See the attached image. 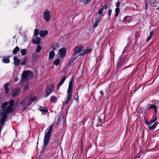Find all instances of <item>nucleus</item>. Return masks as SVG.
<instances>
[{"label": "nucleus", "instance_id": "obj_32", "mask_svg": "<svg viewBox=\"0 0 159 159\" xmlns=\"http://www.w3.org/2000/svg\"><path fill=\"white\" fill-rule=\"evenodd\" d=\"M73 80L72 79L70 82L69 85V87L68 89H72L73 85Z\"/></svg>", "mask_w": 159, "mask_h": 159}, {"label": "nucleus", "instance_id": "obj_19", "mask_svg": "<svg viewBox=\"0 0 159 159\" xmlns=\"http://www.w3.org/2000/svg\"><path fill=\"white\" fill-rule=\"evenodd\" d=\"M52 49L54 51L56 50L57 48H59L58 44L57 43H53L52 46Z\"/></svg>", "mask_w": 159, "mask_h": 159}, {"label": "nucleus", "instance_id": "obj_41", "mask_svg": "<svg viewBox=\"0 0 159 159\" xmlns=\"http://www.w3.org/2000/svg\"><path fill=\"white\" fill-rule=\"evenodd\" d=\"M112 12V10L111 9H109L108 10V15L109 17V19H110V17L111 15V13Z\"/></svg>", "mask_w": 159, "mask_h": 159}, {"label": "nucleus", "instance_id": "obj_53", "mask_svg": "<svg viewBox=\"0 0 159 159\" xmlns=\"http://www.w3.org/2000/svg\"><path fill=\"white\" fill-rule=\"evenodd\" d=\"M32 96L31 95H30V98H29V101H31L32 99Z\"/></svg>", "mask_w": 159, "mask_h": 159}, {"label": "nucleus", "instance_id": "obj_12", "mask_svg": "<svg viewBox=\"0 0 159 159\" xmlns=\"http://www.w3.org/2000/svg\"><path fill=\"white\" fill-rule=\"evenodd\" d=\"M39 33L40 37L43 38L48 34V31L47 30H41Z\"/></svg>", "mask_w": 159, "mask_h": 159}, {"label": "nucleus", "instance_id": "obj_56", "mask_svg": "<svg viewBox=\"0 0 159 159\" xmlns=\"http://www.w3.org/2000/svg\"><path fill=\"white\" fill-rule=\"evenodd\" d=\"M28 107H26V105H25V107L22 110V111H24V110L26 109Z\"/></svg>", "mask_w": 159, "mask_h": 159}, {"label": "nucleus", "instance_id": "obj_40", "mask_svg": "<svg viewBox=\"0 0 159 159\" xmlns=\"http://www.w3.org/2000/svg\"><path fill=\"white\" fill-rule=\"evenodd\" d=\"M25 103L26 102L25 100V99H24L20 102V104L22 106H25Z\"/></svg>", "mask_w": 159, "mask_h": 159}, {"label": "nucleus", "instance_id": "obj_16", "mask_svg": "<svg viewBox=\"0 0 159 159\" xmlns=\"http://www.w3.org/2000/svg\"><path fill=\"white\" fill-rule=\"evenodd\" d=\"M12 97H15L19 93L21 90H12Z\"/></svg>", "mask_w": 159, "mask_h": 159}, {"label": "nucleus", "instance_id": "obj_21", "mask_svg": "<svg viewBox=\"0 0 159 159\" xmlns=\"http://www.w3.org/2000/svg\"><path fill=\"white\" fill-rule=\"evenodd\" d=\"M55 54V52L53 51L50 52L49 54V59L53 58Z\"/></svg>", "mask_w": 159, "mask_h": 159}, {"label": "nucleus", "instance_id": "obj_48", "mask_svg": "<svg viewBox=\"0 0 159 159\" xmlns=\"http://www.w3.org/2000/svg\"><path fill=\"white\" fill-rule=\"evenodd\" d=\"M108 8V6L107 4L104 5V6H102V9H103H103H104L105 10H106Z\"/></svg>", "mask_w": 159, "mask_h": 159}, {"label": "nucleus", "instance_id": "obj_35", "mask_svg": "<svg viewBox=\"0 0 159 159\" xmlns=\"http://www.w3.org/2000/svg\"><path fill=\"white\" fill-rule=\"evenodd\" d=\"M100 20V19H98L96 22L94 24H93V27L95 28L97 27L98 25V23L99 22V21Z\"/></svg>", "mask_w": 159, "mask_h": 159}, {"label": "nucleus", "instance_id": "obj_2", "mask_svg": "<svg viewBox=\"0 0 159 159\" xmlns=\"http://www.w3.org/2000/svg\"><path fill=\"white\" fill-rule=\"evenodd\" d=\"M53 127V125H51L48 128L47 130L45 132L43 140V145L42 147L41 153H42L43 151H44L48 143Z\"/></svg>", "mask_w": 159, "mask_h": 159}, {"label": "nucleus", "instance_id": "obj_47", "mask_svg": "<svg viewBox=\"0 0 159 159\" xmlns=\"http://www.w3.org/2000/svg\"><path fill=\"white\" fill-rule=\"evenodd\" d=\"M32 102V101H29L27 102L25 105L26 106V107H28L29 106H30L31 105Z\"/></svg>", "mask_w": 159, "mask_h": 159}, {"label": "nucleus", "instance_id": "obj_3", "mask_svg": "<svg viewBox=\"0 0 159 159\" xmlns=\"http://www.w3.org/2000/svg\"><path fill=\"white\" fill-rule=\"evenodd\" d=\"M13 110V108L12 107L8 106L6 110H1L0 111V114L1 115H3V114H6V117H7V114L12 112Z\"/></svg>", "mask_w": 159, "mask_h": 159}, {"label": "nucleus", "instance_id": "obj_5", "mask_svg": "<svg viewBox=\"0 0 159 159\" xmlns=\"http://www.w3.org/2000/svg\"><path fill=\"white\" fill-rule=\"evenodd\" d=\"M125 58L124 57H122L119 59L116 64L117 70H119V68L125 63Z\"/></svg>", "mask_w": 159, "mask_h": 159}, {"label": "nucleus", "instance_id": "obj_42", "mask_svg": "<svg viewBox=\"0 0 159 159\" xmlns=\"http://www.w3.org/2000/svg\"><path fill=\"white\" fill-rule=\"evenodd\" d=\"M55 85L54 84H51L49 86L48 89H53L54 88Z\"/></svg>", "mask_w": 159, "mask_h": 159}, {"label": "nucleus", "instance_id": "obj_63", "mask_svg": "<svg viewBox=\"0 0 159 159\" xmlns=\"http://www.w3.org/2000/svg\"><path fill=\"white\" fill-rule=\"evenodd\" d=\"M128 67V66H126L125 67V68H123L121 70V71L124 70H125V69H126Z\"/></svg>", "mask_w": 159, "mask_h": 159}, {"label": "nucleus", "instance_id": "obj_59", "mask_svg": "<svg viewBox=\"0 0 159 159\" xmlns=\"http://www.w3.org/2000/svg\"><path fill=\"white\" fill-rule=\"evenodd\" d=\"M19 80V78L18 77H16L15 79V81L17 82Z\"/></svg>", "mask_w": 159, "mask_h": 159}, {"label": "nucleus", "instance_id": "obj_27", "mask_svg": "<svg viewBox=\"0 0 159 159\" xmlns=\"http://www.w3.org/2000/svg\"><path fill=\"white\" fill-rule=\"evenodd\" d=\"M92 0H80V2H83L84 4L87 5L90 3Z\"/></svg>", "mask_w": 159, "mask_h": 159}, {"label": "nucleus", "instance_id": "obj_10", "mask_svg": "<svg viewBox=\"0 0 159 159\" xmlns=\"http://www.w3.org/2000/svg\"><path fill=\"white\" fill-rule=\"evenodd\" d=\"M2 117L0 120V123L1 124V126L2 127L3 126L5 121H6V119L7 118L6 114H3V115H1Z\"/></svg>", "mask_w": 159, "mask_h": 159}, {"label": "nucleus", "instance_id": "obj_17", "mask_svg": "<svg viewBox=\"0 0 159 159\" xmlns=\"http://www.w3.org/2000/svg\"><path fill=\"white\" fill-rule=\"evenodd\" d=\"M159 3V0H154L151 3V5L153 7H157Z\"/></svg>", "mask_w": 159, "mask_h": 159}, {"label": "nucleus", "instance_id": "obj_33", "mask_svg": "<svg viewBox=\"0 0 159 159\" xmlns=\"http://www.w3.org/2000/svg\"><path fill=\"white\" fill-rule=\"evenodd\" d=\"M57 100V98L55 96H52L50 98V101H51L53 102H56L55 101Z\"/></svg>", "mask_w": 159, "mask_h": 159}, {"label": "nucleus", "instance_id": "obj_43", "mask_svg": "<svg viewBox=\"0 0 159 159\" xmlns=\"http://www.w3.org/2000/svg\"><path fill=\"white\" fill-rule=\"evenodd\" d=\"M9 84V83H6L4 84V87L5 89H9L8 88V86Z\"/></svg>", "mask_w": 159, "mask_h": 159}, {"label": "nucleus", "instance_id": "obj_44", "mask_svg": "<svg viewBox=\"0 0 159 159\" xmlns=\"http://www.w3.org/2000/svg\"><path fill=\"white\" fill-rule=\"evenodd\" d=\"M82 72V74L80 76V77H84L85 75L84 73V70L83 69V68L82 69V70L81 71Z\"/></svg>", "mask_w": 159, "mask_h": 159}, {"label": "nucleus", "instance_id": "obj_22", "mask_svg": "<svg viewBox=\"0 0 159 159\" xmlns=\"http://www.w3.org/2000/svg\"><path fill=\"white\" fill-rule=\"evenodd\" d=\"M158 124V122H155L152 125L148 127V129L150 130H152L155 129Z\"/></svg>", "mask_w": 159, "mask_h": 159}, {"label": "nucleus", "instance_id": "obj_9", "mask_svg": "<svg viewBox=\"0 0 159 159\" xmlns=\"http://www.w3.org/2000/svg\"><path fill=\"white\" fill-rule=\"evenodd\" d=\"M91 49L90 48L84 49L83 50H82V52H80V56H84L86 54L91 52Z\"/></svg>", "mask_w": 159, "mask_h": 159}, {"label": "nucleus", "instance_id": "obj_28", "mask_svg": "<svg viewBox=\"0 0 159 159\" xmlns=\"http://www.w3.org/2000/svg\"><path fill=\"white\" fill-rule=\"evenodd\" d=\"M19 50V48L18 47L16 46L13 50L12 53L14 54H16Z\"/></svg>", "mask_w": 159, "mask_h": 159}, {"label": "nucleus", "instance_id": "obj_8", "mask_svg": "<svg viewBox=\"0 0 159 159\" xmlns=\"http://www.w3.org/2000/svg\"><path fill=\"white\" fill-rule=\"evenodd\" d=\"M132 20V17L131 16H125L123 19L122 22L125 24L130 23Z\"/></svg>", "mask_w": 159, "mask_h": 159}, {"label": "nucleus", "instance_id": "obj_54", "mask_svg": "<svg viewBox=\"0 0 159 159\" xmlns=\"http://www.w3.org/2000/svg\"><path fill=\"white\" fill-rule=\"evenodd\" d=\"M23 39L25 41H26V39H27V38H26V36L25 35L23 36Z\"/></svg>", "mask_w": 159, "mask_h": 159}, {"label": "nucleus", "instance_id": "obj_38", "mask_svg": "<svg viewBox=\"0 0 159 159\" xmlns=\"http://www.w3.org/2000/svg\"><path fill=\"white\" fill-rule=\"evenodd\" d=\"M14 101L13 100H11L9 102V104L11 107H13L14 106Z\"/></svg>", "mask_w": 159, "mask_h": 159}, {"label": "nucleus", "instance_id": "obj_57", "mask_svg": "<svg viewBox=\"0 0 159 159\" xmlns=\"http://www.w3.org/2000/svg\"><path fill=\"white\" fill-rule=\"evenodd\" d=\"M101 122H102V120H101L100 119V118H99L98 119V123L99 124H100L101 123Z\"/></svg>", "mask_w": 159, "mask_h": 159}, {"label": "nucleus", "instance_id": "obj_24", "mask_svg": "<svg viewBox=\"0 0 159 159\" xmlns=\"http://www.w3.org/2000/svg\"><path fill=\"white\" fill-rule=\"evenodd\" d=\"M74 53L79 54L80 52V47H76L74 48Z\"/></svg>", "mask_w": 159, "mask_h": 159}, {"label": "nucleus", "instance_id": "obj_4", "mask_svg": "<svg viewBox=\"0 0 159 159\" xmlns=\"http://www.w3.org/2000/svg\"><path fill=\"white\" fill-rule=\"evenodd\" d=\"M43 18L47 22L49 21L50 19V11L48 9H46L43 13Z\"/></svg>", "mask_w": 159, "mask_h": 159}, {"label": "nucleus", "instance_id": "obj_26", "mask_svg": "<svg viewBox=\"0 0 159 159\" xmlns=\"http://www.w3.org/2000/svg\"><path fill=\"white\" fill-rule=\"evenodd\" d=\"M61 60L59 59H57L54 61V64L56 66H58L60 64Z\"/></svg>", "mask_w": 159, "mask_h": 159}, {"label": "nucleus", "instance_id": "obj_64", "mask_svg": "<svg viewBox=\"0 0 159 159\" xmlns=\"http://www.w3.org/2000/svg\"><path fill=\"white\" fill-rule=\"evenodd\" d=\"M145 123H146V124L148 125H149V122L147 121H145Z\"/></svg>", "mask_w": 159, "mask_h": 159}, {"label": "nucleus", "instance_id": "obj_46", "mask_svg": "<svg viewBox=\"0 0 159 159\" xmlns=\"http://www.w3.org/2000/svg\"><path fill=\"white\" fill-rule=\"evenodd\" d=\"M66 76H63V77H62L61 80L60 82L62 83H63L66 80Z\"/></svg>", "mask_w": 159, "mask_h": 159}, {"label": "nucleus", "instance_id": "obj_13", "mask_svg": "<svg viewBox=\"0 0 159 159\" xmlns=\"http://www.w3.org/2000/svg\"><path fill=\"white\" fill-rule=\"evenodd\" d=\"M41 38L39 37H37L35 39L32 40V42L34 44H39L41 43Z\"/></svg>", "mask_w": 159, "mask_h": 159}, {"label": "nucleus", "instance_id": "obj_6", "mask_svg": "<svg viewBox=\"0 0 159 159\" xmlns=\"http://www.w3.org/2000/svg\"><path fill=\"white\" fill-rule=\"evenodd\" d=\"M72 90H67V96L66 102L65 104H67L68 102L71 100L72 98Z\"/></svg>", "mask_w": 159, "mask_h": 159}, {"label": "nucleus", "instance_id": "obj_55", "mask_svg": "<svg viewBox=\"0 0 159 159\" xmlns=\"http://www.w3.org/2000/svg\"><path fill=\"white\" fill-rule=\"evenodd\" d=\"M129 47V46H128L127 45V46H126L125 47L124 51H127V49H128Z\"/></svg>", "mask_w": 159, "mask_h": 159}, {"label": "nucleus", "instance_id": "obj_30", "mask_svg": "<svg viewBox=\"0 0 159 159\" xmlns=\"http://www.w3.org/2000/svg\"><path fill=\"white\" fill-rule=\"evenodd\" d=\"M120 9L119 8H116L115 10V16L116 17H117L120 12Z\"/></svg>", "mask_w": 159, "mask_h": 159}, {"label": "nucleus", "instance_id": "obj_11", "mask_svg": "<svg viewBox=\"0 0 159 159\" xmlns=\"http://www.w3.org/2000/svg\"><path fill=\"white\" fill-rule=\"evenodd\" d=\"M14 64L15 66L19 65L20 63V60L17 57L14 56L13 57Z\"/></svg>", "mask_w": 159, "mask_h": 159}, {"label": "nucleus", "instance_id": "obj_50", "mask_svg": "<svg viewBox=\"0 0 159 159\" xmlns=\"http://www.w3.org/2000/svg\"><path fill=\"white\" fill-rule=\"evenodd\" d=\"M120 4V2L119 1H117V3L116 4V7L117 8H118V7L119 6Z\"/></svg>", "mask_w": 159, "mask_h": 159}, {"label": "nucleus", "instance_id": "obj_49", "mask_svg": "<svg viewBox=\"0 0 159 159\" xmlns=\"http://www.w3.org/2000/svg\"><path fill=\"white\" fill-rule=\"evenodd\" d=\"M63 83L61 82H59V84L57 87V89H59V87L63 84Z\"/></svg>", "mask_w": 159, "mask_h": 159}, {"label": "nucleus", "instance_id": "obj_1", "mask_svg": "<svg viewBox=\"0 0 159 159\" xmlns=\"http://www.w3.org/2000/svg\"><path fill=\"white\" fill-rule=\"evenodd\" d=\"M33 76V74L32 72L29 70L24 71L22 74L20 84L24 87L25 89H29L28 80L31 79Z\"/></svg>", "mask_w": 159, "mask_h": 159}, {"label": "nucleus", "instance_id": "obj_62", "mask_svg": "<svg viewBox=\"0 0 159 159\" xmlns=\"http://www.w3.org/2000/svg\"><path fill=\"white\" fill-rule=\"evenodd\" d=\"M100 93L102 95L103 94V91L102 90H101L100 92Z\"/></svg>", "mask_w": 159, "mask_h": 159}, {"label": "nucleus", "instance_id": "obj_52", "mask_svg": "<svg viewBox=\"0 0 159 159\" xmlns=\"http://www.w3.org/2000/svg\"><path fill=\"white\" fill-rule=\"evenodd\" d=\"M148 5L147 4L146 1L145 2V10H146L148 9Z\"/></svg>", "mask_w": 159, "mask_h": 159}, {"label": "nucleus", "instance_id": "obj_60", "mask_svg": "<svg viewBox=\"0 0 159 159\" xmlns=\"http://www.w3.org/2000/svg\"><path fill=\"white\" fill-rule=\"evenodd\" d=\"M127 39H128V41L129 42H130V37H129L128 38H127Z\"/></svg>", "mask_w": 159, "mask_h": 159}, {"label": "nucleus", "instance_id": "obj_58", "mask_svg": "<svg viewBox=\"0 0 159 159\" xmlns=\"http://www.w3.org/2000/svg\"><path fill=\"white\" fill-rule=\"evenodd\" d=\"M83 48V47L81 46H80V52H82V50Z\"/></svg>", "mask_w": 159, "mask_h": 159}, {"label": "nucleus", "instance_id": "obj_31", "mask_svg": "<svg viewBox=\"0 0 159 159\" xmlns=\"http://www.w3.org/2000/svg\"><path fill=\"white\" fill-rule=\"evenodd\" d=\"M42 49L41 46L40 45H38L36 48L35 52L37 53L39 52Z\"/></svg>", "mask_w": 159, "mask_h": 159}, {"label": "nucleus", "instance_id": "obj_45", "mask_svg": "<svg viewBox=\"0 0 159 159\" xmlns=\"http://www.w3.org/2000/svg\"><path fill=\"white\" fill-rule=\"evenodd\" d=\"M103 10L102 8H100L98 10V13L99 14V15H101L102 14Z\"/></svg>", "mask_w": 159, "mask_h": 159}, {"label": "nucleus", "instance_id": "obj_14", "mask_svg": "<svg viewBox=\"0 0 159 159\" xmlns=\"http://www.w3.org/2000/svg\"><path fill=\"white\" fill-rule=\"evenodd\" d=\"M80 55L76 53H74L73 55L71 57V58L70 59V61L69 63V65H70L71 62H73V61L75 60L77 57H78Z\"/></svg>", "mask_w": 159, "mask_h": 159}, {"label": "nucleus", "instance_id": "obj_37", "mask_svg": "<svg viewBox=\"0 0 159 159\" xmlns=\"http://www.w3.org/2000/svg\"><path fill=\"white\" fill-rule=\"evenodd\" d=\"M20 52L22 55H25L26 54V51L25 49H23L21 50Z\"/></svg>", "mask_w": 159, "mask_h": 159}, {"label": "nucleus", "instance_id": "obj_18", "mask_svg": "<svg viewBox=\"0 0 159 159\" xmlns=\"http://www.w3.org/2000/svg\"><path fill=\"white\" fill-rule=\"evenodd\" d=\"M9 57H4L2 60V61L5 63H9L10 62V61L9 59Z\"/></svg>", "mask_w": 159, "mask_h": 159}, {"label": "nucleus", "instance_id": "obj_29", "mask_svg": "<svg viewBox=\"0 0 159 159\" xmlns=\"http://www.w3.org/2000/svg\"><path fill=\"white\" fill-rule=\"evenodd\" d=\"M53 90H46V94L44 96V97H47L52 92Z\"/></svg>", "mask_w": 159, "mask_h": 159}, {"label": "nucleus", "instance_id": "obj_15", "mask_svg": "<svg viewBox=\"0 0 159 159\" xmlns=\"http://www.w3.org/2000/svg\"><path fill=\"white\" fill-rule=\"evenodd\" d=\"M148 109H153L154 110L155 112H156L157 111V106L154 104H148Z\"/></svg>", "mask_w": 159, "mask_h": 159}, {"label": "nucleus", "instance_id": "obj_36", "mask_svg": "<svg viewBox=\"0 0 159 159\" xmlns=\"http://www.w3.org/2000/svg\"><path fill=\"white\" fill-rule=\"evenodd\" d=\"M157 117L156 116H155L154 118L152 120H151L149 122V125H151L152 123H153L157 120Z\"/></svg>", "mask_w": 159, "mask_h": 159}, {"label": "nucleus", "instance_id": "obj_51", "mask_svg": "<svg viewBox=\"0 0 159 159\" xmlns=\"http://www.w3.org/2000/svg\"><path fill=\"white\" fill-rule=\"evenodd\" d=\"M37 98L36 97H34L31 101L32 102L34 101H36L37 100Z\"/></svg>", "mask_w": 159, "mask_h": 159}, {"label": "nucleus", "instance_id": "obj_61", "mask_svg": "<svg viewBox=\"0 0 159 159\" xmlns=\"http://www.w3.org/2000/svg\"><path fill=\"white\" fill-rule=\"evenodd\" d=\"M6 90V91H5V93L6 94H7L8 93L9 90Z\"/></svg>", "mask_w": 159, "mask_h": 159}, {"label": "nucleus", "instance_id": "obj_7", "mask_svg": "<svg viewBox=\"0 0 159 159\" xmlns=\"http://www.w3.org/2000/svg\"><path fill=\"white\" fill-rule=\"evenodd\" d=\"M66 49L64 47L61 48L59 50V55L60 57L62 59L66 55Z\"/></svg>", "mask_w": 159, "mask_h": 159}, {"label": "nucleus", "instance_id": "obj_25", "mask_svg": "<svg viewBox=\"0 0 159 159\" xmlns=\"http://www.w3.org/2000/svg\"><path fill=\"white\" fill-rule=\"evenodd\" d=\"M8 104V102H5L2 104L1 107L2 108V109H5V108Z\"/></svg>", "mask_w": 159, "mask_h": 159}, {"label": "nucleus", "instance_id": "obj_34", "mask_svg": "<svg viewBox=\"0 0 159 159\" xmlns=\"http://www.w3.org/2000/svg\"><path fill=\"white\" fill-rule=\"evenodd\" d=\"M27 59H28L27 58H26V57L24 58L23 59V60L21 62V65H25L26 63Z\"/></svg>", "mask_w": 159, "mask_h": 159}, {"label": "nucleus", "instance_id": "obj_23", "mask_svg": "<svg viewBox=\"0 0 159 159\" xmlns=\"http://www.w3.org/2000/svg\"><path fill=\"white\" fill-rule=\"evenodd\" d=\"M153 33L154 31H152L150 32L149 35V36L147 38V39L146 40V41L147 42L149 41L152 38V36L153 35Z\"/></svg>", "mask_w": 159, "mask_h": 159}, {"label": "nucleus", "instance_id": "obj_39", "mask_svg": "<svg viewBox=\"0 0 159 159\" xmlns=\"http://www.w3.org/2000/svg\"><path fill=\"white\" fill-rule=\"evenodd\" d=\"M39 34V30H38L36 29L34 30V35L35 36H37Z\"/></svg>", "mask_w": 159, "mask_h": 159}, {"label": "nucleus", "instance_id": "obj_20", "mask_svg": "<svg viewBox=\"0 0 159 159\" xmlns=\"http://www.w3.org/2000/svg\"><path fill=\"white\" fill-rule=\"evenodd\" d=\"M39 110L40 111L43 112L45 113L48 112V110L47 108L46 107H44L42 106H40L39 107Z\"/></svg>", "mask_w": 159, "mask_h": 159}]
</instances>
